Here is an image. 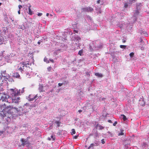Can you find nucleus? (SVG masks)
Listing matches in <instances>:
<instances>
[{"label":"nucleus","mask_w":149,"mask_h":149,"mask_svg":"<svg viewBox=\"0 0 149 149\" xmlns=\"http://www.w3.org/2000/svg\"><path fill=\"white\" fill-rule=\"evenodd\" d=\"M10 19L12 21V22H14V19L12 17H9Z\"/></svg>","instance_id":"nucleus-39"},{"label":"nucleus","mask_w":149,"mask_h":149,"mask_svg":"<svg viewBox=\"0 0 149 149\" xmlns=\"http://www.w3.org/2000/svg\"><path fill=\"white\" fill-rule=\"evenodd\" d=\"M38 97L37 95L35 96L34 97H33V96L32 95H29V96L27 97V99L29 101H32L34 100H36V98Z\"/></svg>","instance_id":"nucleus-11"},{"label":"nucleus","mask_w":149,"mask_h":149,"mask_svg":"<svg viewBox=\"0 0 149 149\" xmlns=\"http://www.w3.org/2000/svg\"><path fill=\"white\" fill-rule=\"evenodd\" d=\"M7 134V132L5 130L0 131V136L3 138Z\"/></svg>","instance_id":"nucleus-14"},{"label":"nucleus","mask_w":149,"mask_h":149,"mask_svg":"<svg viewBox=\"0 0 149 149\" xmlns=\"http://www.w3.org/2000/svg\"><path fill=\"white\" fill-rule=\"evenodd\" d=\"M78 136L76 135L74 136V138L75 139H77L78 137Z\"/></svg>","instance_id":"nucleus-49"},{"label":"nucleus","mask_w":149,"mask_h":149,"mask_svg":"<svg viewBox=\"0 0 149 149\" xmlns=\"http://www.w3.org/2000/svg\"><path fill=\"white\" fill-rule=\"evenodd\" d=\"M44 61L45 62H46L47 63H49V61L48 60L47 58H44Z\"/></svg>","instance_id":"nucleus-30"},{"label":"nucleus","mask_w":149,"mask_h":149,"mask_svg":"<svg viewBox=\"0 0 149 149\" xmlns=\"http://www.w3.org/2000/svg\"><path fill=\"white\" fill-rule=\"evenodd\" d=\"M134 55V54L133 52H131L130 54V57L131 58H132Z\"/></svg>","instance_id":"nucleus-32"},{"label":"nucleus","mask_w":149,"mask_h":149,"mask_svg":"<svg viewBox=\"0 0 149 149\" xmlns=\"http://www.w3.org/2000/svg\"><path fill=\"white\" fill-rule=\"evenodd\" d=\"M55 123L57 125V126L58 127L60 126V125L61 123L60 121H56L55 122Z\"/></svg>","instance_id":"nucleus-28"},{"label":"nucleus","mask_w":149,"mask_h":149,"mask_svg":"<svg viewBox=\"0 0 149 149\" xmlns=\"http://www.w3.org/2000/svg\"><path fill=\"white\" fill-rule=\"evenodd\" d=\"M31 7V6H30L29 7V14L30 15H32L33 13L32 12V11L30 8Z\"/></svg>","instance_id":"nucleus-26"},{"label":"nucleus","mask_w":149,"mask_h":149,"mask_svg":"<svg viewBox=\"0 0 149 149\" xmlns=\"http://www.w3.org/2000/svg\"><path fill=\"white\" fill-rule=\"evenodd\" d=\"M7 30V28H5L3 30V31L4 32V33H6V32Z\"/></svg>","instance_id":"nucleus-42"},{"label":"nucleus","mask_w":149,"mask_h":149,"mask_svg":"<svg viewBox=\"0 0 149 149\" xmlns=\"http://www.w3.org/2000/svg\"><path fill=\"white\" fill-rule=\"evenodd\" d=\"M128 2L127 3H125L124 4V7L125 8H126L128 7Z\"/></svg>","instance_id":"nucleus-35"},{"label":"nucleus","mask_w":149,"mask_h":149,"mask_svg":"<svg viewBox=\"0 0 149 149\" xmlns=\"http://www.w3.org/2000/svg\"><path fill=\"white\" fill-rule=\"evenodd\" d=\"M98 42V41H93L90 43L89 48L91 51L92 52L102 48V46L101 43L99 45H96Z\"/></svg>","instance_id":"nucleus-3"},{"label":"nucleus","mask_w":149,"mask_h":149,"mask_svg":"<svg viewBox=\"0 0 149 149\" xmlns=\"http://www.w3.org/2000/svg\"><path fill=\"white\" fill-rule=\"evenodd\" d=\"M48 139L49 140H51V139L50 138V137H48Z\"/></svg>","instance_id":"nucleus-58"},{"label":"nucleus","mask_w":149,"mask_h":149,"mask_svg":"<svg viewBox=\"0 0 149 149\" xmlns=\"http://www.w3.org/2000/svg\"><path fill=\"white\" fill-rule=\"evenodd\" d=\"M35 37L36 38H38L39 37V36L38 35H36V36H35Z\"/></svg>","instance_id":"nucleus-56"},{"label":"nucleus","mask_w":149,"mask_h":149,"mask_svg":"<svg viewBox=\"0 0 149 149\" xmlns=\"http://www.w3.org/2000/svg\"><path fill=\"white\" fill-rule=\"evenodd\" d=\"M23 88L20 91V90L17 89H11L10 91L12 92L13 97L12 98L13 102L15 103H18L19 102L20 97L18 96L19 95H20V93H22L24 92V89Z\"/></svg>","instance_id":"nucleus-2"},{"label":"nucleus","mask_w":149,"mask_h":149,"mask_svg":"<svg viewBox=\"0 0 149 149\" xmlns=\"http://www.w3.org/2000/svg\"><path fill=\"white\" fill-rule=\"evenodd\" d=\"M105 99V98H104V97H103L102 98V100H104Z\"/></svg>","instance_id":"nucleus-61"},{"label":"nucleus","mask_w":149,"mask_h":149,"mask_svg":"<svg viewBox=\"0 0 149 149\" xmlns=\"http://www.w3.org/2000/svg\"><path fill=\"white\" fill-rule=\"evenodd\" d=\"M100 0H98L97 1V3H100Z\"/></svg>","instance_id":"nucleus-50"},{"label":"nucleus","mask_w":149,"mask_h":149,"mask_svg":"<svg viewBox=\"0 0 149 149\" xmlns=\"http://www.w3.org/2000/svg\"><path fill=\"white\" fill-rule=\"evenodd\" d=\"M120 47L121 48H123L124 49H125L126 47V46L124 45H120Z\"/></svg>","instance_id":"nucleus-33"},{"label":"nucleus","mask_w":149,"mask_h":149,"mask_svg":"<svg viewBox=\"0 0 149 149\" xmlns=\"http://www.w3.org/2000/svg\"><path fill=\"white\" fill-rule=\"evenodd\" d=\"M43 84H40L38 88V89L40 92H43L44 91L43 90Z\"/></svg>","instance_id":"nucleus-17"},{"label":"nucleus","mask_w":149,"mask_h":149,"mask_svg":"<svg viewBox=\"0 0 149 149\" xmlns=\"http://www.w3.org/2000/svg\"><path fill=\"white\" fill-rule=\"evenodd\" d=\"M18 13L19 14H20V10H19L18 11Z\"/></svg>","instance_id":"nucleus-54"},{"label":"nucleus","mask_w":149,"mask_h":149,"mask_svg":"<svg viewBox=\"0 0 149 149\" xmlns=\"http://www.w3.org/2000/svg\"><path fill=\"white\" fill-rule=\"evenodd\" d=\"M108 133L109 134V136L110 137H112L113 135L112 133L111 132L109 131Z\"/></svg>","instance_id":"nucleus-37"},{"label":"nucleus","mask_w":149,"mask_h":149,"mask_svg":"<svg viewBox=\"0 0 149 149\" xmlns=\"http://www.w3.org/2000/svg\"><path fill=\"white\" fill-rule=\"evenodd\" d=\"M34 107V105L33 104L30 105V106H29V108L30 109L31 108L33 107Z\"/></svg>","instance_id":"nucleus-40"},{"label":"nucleus","mask_w":149,"mask_h":149,"mask_svg":"<svg viewBox=\"0 0 149 149\" xmlns=\"http://www.w3.org/2000/svg\"><path fill=\"white\" fill-rule=\"evenodd\" d=\"M95 75L100 78H102L103 77V75L101 73H100L98 72H96L95 74Z\"/></svg>","instance_id":"nucleus-19"},{"label":"nucleus","mask_w":149,"mask_h":149,"mask_svg":"<svg viewBox=\"0 0 149 149\" xmlns=\"http://www.w3.org/2000/svg\"><path fill=\"white\" fill-rule=\"evenodd\" d=\"M123 43H125L126 42V41L125 40H123Z\"/></svg>","instance_id":"nucleus-55"},{"label":"nucleus","mask_w":149,"mask_h":149,"mask_svg":"<svg viewBox=\"0 0 149 149\" xmlns=\"http://www.w3.org/2000/svg\"><path fill=\"white\" fill-rule=\"evenodd\" d=\"M50 138L51 139H52L53 141H54L55 140V137H54L53 135H52L51 136Z\"/></svg>","instance_id":"nucleus-38"},{"label":"nucleus","mask_w":149,"mask_h":149,"mask_svg":"<svg viewBox=\"0 0 149 149\" xmlns=\"http://www.w3.org/2000/svg\"><path fill=\"white\" fill-rule=\"evenodd\" d=\"M16 22H17V21L16 20H15V22H13V24H14L15 22L16 23Z\"/></svg>","instance_id":"nucleus-63"},{"label":"nucleus","mask_w":149,"mask_h":149,"mask_svg":"<svg viewBox=\"0 0 149 149\" xmlns=\"http://www.w3.org/2000/svg\"><path fill=\"white\" fill-rule=\"evenodd\" d=\"M83 50L81 49L79 51L78 54L80 55V56H81L83 55Z\"/></svg>","instance_id":"nucleus-27"},{"label":"nucleus","mask_w":149,"mask_h":149,"mask_svg":"<svg viewBox=\"0 0 149 149\" xmlns=\"http://www.w3.org/2000/svg\"><path fill=\"white\" fill-rule=\"evenodd\" d=\"M117 124V121H115L114 123H113V126H115Z\"/></svg>","instance_id":"nucleus-44"},{"label":"nucleus","mask_w":149,"mask_h":149,"mask_svg":"<svg viewBox=\"0 0 149 149\" xmlns=\"http://www.w3.org/2000/svg\"><path fill=\"white\" fill-rule=\"evenodd\" d=\"M9 97V95L4 94L3 96L1 97L0 98V100H2V101H7L8 102V101H7V100Z\"/></svg>","instance_id":"nucleus-12"},{"label":"nucleus","mask_w":149,"mask_h":149,"mask_svg":"<svg viewBox=\"0 0 149 149\" xmlns=\"http://www.w3.org/2000/svg\"><path fill=\"white\" fill-rule=\"evenodd\" d=\"M42 15V13H38L37 15L39 16H41Z\"/></svg>","instance_id":"nucleus-41"},{"label":"nucleus","mask_w":149,"mask_h":149,"mask_svg":"<svg viewBox=\"0 0 149 149\" xmlns=\"http://www.w3.org/2000/svg\"><path fill=\"white\" fill-rule=\"evenodd\" d=\"M30 106V105L29 103H26L25 104H24L23 107V109H25L26 107H29V106Z\"/></svg>","instance_id":"nucleus-24"},{"label":"nucleus","mask_w":149,"mask_h":149,"mask_svg":"<svg viewBox=\"0 0 149 149\" xmlns=\"http://www.w3.org/2000/svg\"><path fill=\"white\" fill-rule=\"evenodd\" d=\"M52 68L51 66H49V67H48L47 68V70L49 72L51 71V70L52 69Z\"/></svg>","instance_id":"nucleus-36"},{"label":"nucleus","mask_w":149,"mask_h":149,"mask_svg":"<svg viewBox=\"0 0 149 149\" xmlns=\"http://www.w3.org/2000/svg\"><path fill=\"white\" fill-rule=\"evenodd\" d=\"M81 11L82 12H92L93 10V9L91 7H87L82 8L81 9Z\"/></svg>","instance_id":"nucleus-6"},{"label":"nucleus","mask_w":149,"mask_h":149,"mask_svg":"<svg viewBox=\"0 0 149 149\" xmlns=\"http://www.w3.org/2000/svg\"><path fill=\"white\" fill-rule=\"evenodd\" d=\"M21 141L22 143L21 144L22 146H24L26 145V146H28L29 144V141L27 140L24 139V138H22Z\"/></svg>","instance_id":"nucleus-10"},{"label":"nucleus","mask_w":149,"mask_h":149,"mask_svg":"<svg viewBox=\"0 0 149 149\" xmlns=\"http://www.w3.org/2000/svg\"><path fill=\"white\" fill-rule=\"evenodd\" d=\"M143 34L145 35V36H147L148 35L147 33L146 32H143Z\"/></svg>","instance_id":"nucleus-45"},{"label":"nucleus","mask_w":149,"mask_h":149,"mask_svg":"<svg viewBox=\"0 0 149 149\" xmlns=\"http://www.w3.org/2000/svg\"><path fill=\"white\" fill-rule=\"evenodd\" d=\"M18 7H19V10H20V9L22 8V6L21 5H19L18 6Z\"/></svg>","instance_id":"nucleus-46"},{"label":"nucleus","mask_w":149,"mask_h":149,"mask_svg":"<svg viewBox=\"0 0 149 149\" xmlns=\"http://www.w3.org/2000/svg\"><path fill=\"white\" fill-rule=\"evenodd\" d=\"M4 21L5 22L6 21L8 20V17L6 15L4 16Z\"/></svg>","instance_id":"nucleus-34"},{"label":"nucleus","mask_w":149,"mask_h":149,"mask_svg":"<svg viewBox=\"0 0 149 149\" xmlns=\"http://www.w3.org/2000/svg\"><path fill=\"white\" fill-rule=\"evenodd\" d=\"M139 10H136L134 15L133 16V18H134V21L135 22L136 21L137 17L138 15H139Z\"/></svg>","instance_id":"nucleus-13"},{"label":"nucleus","mask_w":149,"mask_h":149,"mask_svg":"<svg viewBox=\"0 0 149 149\" xmlns=\"http://www.w3.org/2000/svg\"><path fill=\"white\" fill-rule=\"evenodd\" d=\"M86 74H87V75H90V74H89L88 73H86Z\"/></svg>","instance_id":"nucleus-64"},{"label":"nucleus","mask_w":149,"mask_h":149,"mask_svg":"<svg viewBox=\"0 0 149 149\" xmlns=\"http://www.w3.org/2000/svg\"><path fill=\"white\" fill-rule=\"evenodd\" d=\"M73 40L75 42V44L77 45H78L79 46L80 45V43H79L80 41L81 40V38L80 37L78 36H76L74 37H72Z\"/></svg>","instance_id":"nucleus-5"},{"label":"nucleus","mask_w":149,"mask_h":149,"mask_svg":"<svg viewBox=\"0 0 149 149\" xmlns=\"http://www.w3.org/2000/svg\"><path fill=\"white\" fill-rule=\"evenodd\" d=\"M136 9L139 10L140 8V7L142 6L141 3H136Z\"/></svg>","instance_id":"nucleus-18"},{"label":"nucleus","mask_w":149,"mask_h":149,"mask_svg":"<svg viewBox=\"0 0 149 149\" xmlns=\"http://www.w3.org/2000/svg\"><path fill=\"white\" fill-rule=\"evenodd\" d=\"M5 22H6V23H7V24H8L9 23V21H8V20L6 21Z\"/></svg>","instance_id":"nucleus-53"},{"label":"nucleus","mask_w":149,"mask_h":149,"mask_svg":"<svg viewBox=\"0 0 149 149\" xmlns=\"http://www.w3.org/2000/svg\"><path fill=\"white\" fill-rule=\"evenodd\" d=\"M123 130H121L120 132L118 134V136L122 135L124 134V133L123 132Z\"/></svg>","instance_id":"nucleus-29"},{"label":"nucleus","mask_w":149,"mask_h":149,"mask_svg":"<svg viewBox=\"0 0 149 149\" xmlns=\"http://www.w3.org/2000/svg\"><path fill=\"white\" fill-rule=\"evenodd\" d=\"M38 44H39V45H40V41H38Z\"/></svg>","instance_id":"nucleus-57"},{"label":"nucleus","mask_w":149,"mask_h":149,"mask_svg":"<svg viewBox=\"0 0 149 149\" xmlns=\"http://www.w3.org/2000/svg\"><path fill=\"white\" fill-rule=\"evenodd\" d=\"M71 131H72L71 134L72 135H73V134H74L75 133V130L74 129H72L71 130Z\"/></svg>","instance_id":"nucleus-31"},{"label":"nucleus","mask_w":149,"mask_h":149,"mask_svg":"<svg viewBox=\"0 0 149 149\" xmlns=\"http://www.w3.org/2000/svg\"><path fill=\"white\" fill-rule=\"evenodd\" d=\"M67 81H65L64 82V84H67Z\"/></svg>","instance_id":"nucleus-60"},{"label":"nucleus","mask_w":149,"mask_h":149,"mask_svg":"<svg viewBox=\"0 0 149 149\" xmlns=\"http://www.w3.org/2000/svg\"><path fill=\"white\" fill-rule=\"evenodd\" d=\"M82 110H78V112L79 113H80L81 112H82Z\"/></svg>","instance_id":"nucleus-51"},{"label":"nucleus","mask_w":149,"mask_h":149,"mask_svg":"<svg viewBox=\"0 0 149 149\" xmlns=\"http://www.w3.org/2000/svg\"><path fill=\"white\" fill-rule=\"evenodd\" d=\"M121 118L123 119L124 121H125L127 119L126 116L124 115H121Z\"/></svg>","instance_id":"nucleus-25"},{"label":"nucleus","mask_w":149,"mask_h":149,"mask_svg":"<svg viewBox=\"0 0 149 149\" xmlns=\"http://www.w3.org/2000/svg\"><path fill=\"white\" fill-rule=\"evenodd\" d=\"M108 122L109 123H112V121H111V120H108Z\"/></svg>","instance_id":"nucleus-48"},{"label":"nucleus","mask_w":149,"mask_h":149,"mask_svg":"<svg viewBox=\"0 0 149 149\" xmlns=\"http://www.w3.org/2000/svg\"><path fill=\"white\" fill-rule=\"evenodd\" d=\"M1 74L2 77H6L7 74H6V71L5 70L3 71H1Z\"/></svg>","instance_id":"nucleus-21"},{"label":"nucleus","mask_w":149,"mask_h":149,"mask_svg":"<svg viewBox=\"0 0 149 149\" xmlns=\"http://www.w3.org/2000/svg\"><path fill=\"white\" fill-rule=\"evenodd\" d=\"M136 0H128V3L129 4H132L135 2Z\"/></svg>","instance_id":"nucleus-22"},{"label":"nucleus","mask_w":149,"mask_h":149,"mask_svg":"<svg viewBox=\"0 0 149 149\" xmlns=\"http://www.w3.org/2000/svg\"><path fill=\"white\" fill-rule=\"evenodd\" d=\"M13 76L16 78H19L20 77V75L17 72L14 73Z\"/></svg>","instance_id":"nucleus-20"},{"label":"nucleus","mask_w":149,"mask_h":149,"mask_svg":"<svg viewBox=\"0 0 149 149\" xmlns=\"http://www.w3.org/2000/svg\"><path fill=\"white\" fill-rule=\"evenodd\" d=\"M3 90V88H0V91H1Z\"/></svg>","instance_id":"nucleus-59"},{"label":"nucleus","mask_w":149,"mask_h":149,"mask_svg":"<svg viewBox=\"0 0 149 149\" xmlns=\"http://www.w3.org/2000/svg\"><path fill=\"white\" fill-rule=\"evenodd\" d=\"M95 127L97 128H98L99 130H101L104 128V127L100 125V124H97L96 126Z\"/></svg>","instance_id":"nucleus-15"},{"label":"nucleus","mask_w":149,"mask_h":149,"mask_svg":"<svg viewBox=\"0 0 149 149\" xmlns=\"http://www.w3.org/2000/svg\"><path fill=\"white\" fill-rule=\"evenodd\" d=\"M62 50V49H58L57 50H56L54 52V53L56 55H58V53L60 52H61V51Z\"/></svg>","instance_id":"nucleus-23"},{"label":"nucleus","mask_w":149,"mask_h":149,"mask_svg":"<svg viewBox=\"0 0 149 149\" xmlns=\"http://www.w3.org/2000/svg\"><path fill=\"white\" fill-rule=\"evenodd\" d=\"M63 83H59L58 84V86H61L63 84Z\"/></svg>","instance_id":"nucleus-47"},{"label":"nucleus","mask_w":149,"mask_h":149,"mask_svg":"<svg viewBox=\"0 0 149 149\" xmlns=\"http://www.w3.org/2000/svg\"><path fill=\"white\" fill-rule=\"evenodd\" d=\"M97 146V144L96 143H91V144L90 146L88 148V149H91V148L93 149V147L94 146Z\"/></svg>","instance_id":"nucleus-16"},{"label":"nucleus","mask_w":149,"mask_h":149,"mask_svg":"<svg viewBox=\"0 0 149 149\" xmlns=\"http://www.w3.org/2000/svg\"><path fill=\"white\" fill-rule=\"evenodd\" d=\"M49 60L51 62L53 63L54 60L52 59H50Z\"/></svg>","instance_id":"nucleus-52"},{"label":"nucleus","mask_w":149,"mask_h":149,"mask_svg":"<svg viewBox=\"0 0 149 149\" xmlns=\"http://www.w3.org/2000/svg\"><path fill=\"white\" fill-rule=\"evenodd\" d=\"M22 107L18 109L16 107L13 108L10 106H7L5 104H0V116L2 117L6 124H8L11 121V118L14 114L13 111L14 109L17 114L19 116L23 115L26 112Z\"/></svg>","instance_id":"nucleus-1"},{"label":"nucleus","mask_w":149,"mask_h":149,"mask_svg":"<svg viewBox=\"0 0 149 149\" xmlns=\"http://www.w3.org/2000/svg\"><path fill=\"white\" fill-rule=\"evenodd\" d=\"M101 142L103 144H104L105 143V142L104 141V139H103L101 140Z\"/></svg>","instance_id":"nucleus-43"},{"label":"nucleus","mask_w":149,"mask_h":149,"mask_svg":"<svg viewBox=\"0 0 149 149\" xmlns=\"http://www.w3.org/2000/svg\"><path fill=\"white\" fill-rule=\"evenodd\" d=\"M7 39L6 37L3 36V35H2L0 34V42L2 44H5L7 42Z\"/></svg>","instance_id":"nucleus-8"},{"label":"nucleus","mask_w":149,"mask_h":149,"mask_svg":"<svg viewBox=\"0 0 149 149\" xmlns=\"http://www.w3.org/2000/svg\"><path fill=\"white\" fill-rule=\"evenodd\" d=\"M49 14L48 13H47L46 14V16H49Z\"/></svg>","instance_id":"nucleus-62"},{"label":"nucleus","mask_w":149,"mask_h":149,"mask_svg":"<svg viewBox=\"0 0 149 149\" xmlns=\"http://www.w3.org/2000/svg\"><path fill=\"white\" fill-rule=\"evenodd\" d=\"M20 64L23 65L22 67H20L19 68H18V70L21 72H22V71H23V70L24 69V67H25L27 68L29 67V68L30 69V68H29V66H28L30 65H31V63H26L25 62H21Z\"/></svg>","instance_id":"nucleus-4"},{"label":"nucleus","mask_w":149,"mask_h":149,"mask_svg":"<svg viewBox=\"0 0 149 149\" xmlns=\"http://www.w3.org/2000/svg\"><path fill=\"white\" fill-rule=\"evenodd\" d=\"M7 39L6 37L3 36V35H2L0 34V42L2 44H5L7 42Z\"/></svg>","instance_id":"nucleus-9"},{"label":"nucleus","mask_w":149,"mask_h":149,"mask_svg":"<svg viewBox=\"0 0 149 149\" xmlns=\"http://www.w3.org/2000/svg\"><path fill=\"white\" fill-rule=\"evenodd\" d=\"M7 39L6 37L3 36V35H2L0 34V42L2 44H5L7 42Z\"/></svg>","instance_id":"nucleus-7"}]
</instances>
